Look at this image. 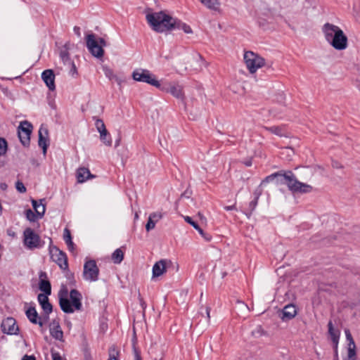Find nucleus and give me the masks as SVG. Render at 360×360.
Listing matches in <instances>:
<instances>
[{
  "label": "nucleus",
  "instance_id": "nucleus-1",
  "mask_svg": "<svg viewBox=\"0 0 360 360\" xmlns=\"http://www.w3.org/2000/svg\"><path fill=\"white\" fill-rule=\"evenodd\" d=\"M321 32L327 44L335 51H342L348 48V37L338 25L326 22L321 27Z\"/></svg>",
  "mask_w": 360,
  "mask_h": 360
},
{
  "label": "nucleus",
  "instance_id": "nucleus-2",
  "mask_svg": "<svg viewBox=\"0 0 360 360\" xmlns=\"http://www.w3.org/2000/svg\"><path fill=\"white\" fill-rule=\"evenodd\" d=\"M150 27L156 32H167L174 30L176 18L167 11L149 12L146 15Z\"/></svg>",
  "mask_w": 360,
  "mask_h": 360
},
{
  "label": "nucleus",
  "instance_id": "nucleus-3",
  "mask_svg": "<svg viewBox=\"0 0 360 360\" xmlns=\"http://www.w3.org/2000/svg\"><path fill=\"white\" fill-rule=\"evenodd\" d=\"M276 177L281 178V181L286 184L288 188L294 193H308L313 191V187L311 185L297 181L290 172H285L283 174H274L270 175L262 183L273 181Z\"/></svg>",
  "mask_w": 360,
  "mask_h": 360
},
{
  "label": "nucleus",
  "instance_id": "nucleus-4",
  "mask_svg": "<svg viewBox=\"0 0 360 360\" xmlns=\"http://www.w3.org/2000/svg\"><path fill=\"white\" fill-rule=\"evenodd\" d=\"M68 290L65 286L60 288L58 297L61 309L65 313H73L75 310H79L82 307V295L76 290L70 292V300L68 298Z\"/></svg>",
  "mask_w": 360,
  "mask_h": 360
},
{
  "label": "nucleus",
  "instance_id": "nucleus-5",
  "mask_svg": "<svg viewBox=\"0 0 360 360\" xmlns=\"http://www.w3.org/2000/svg\"><path fill=\"white\" fill-rule=\"evenodd\" d=\"M131 77L136 82L146 83L156 89L160 85V79L148 69L136 68L131 73Z\"/></svg>",
  "mask_w": 360,
  "mask_h": 360
},
{
  "label": "nucleus",
  "instance_id": "nucleus-6",
  "mask_svg": "<svg viewBox=\"0 0 360 360\" xmlns=\"http://www.w3.org/2000/svg\"><path fill=\"white\" fill-rule=\"evenodd\" d=\"M157 89L164 93L170 94L176 98L181 100L184 98L183 86L178 82L160 79V85Z\"/></svg>",
  "mask_w": 360,
  "mask_h": 360
},
{
  "label": "nucleus",
  "instance_id": "nucleus-7",
  "mask_svg": "<svg viewBox=\"0 0 360 360\" xmlns=\"http://www.w3.org/2000/svg\"><path fill=\"white\" fill-rule=\"evenodd\" d=\"M243 59L247 69L251 74L255 73L265 64V60L252 51H246Z\"/></svg>",
  "mask_w": 360,
  "mask_h": 360
},
{
  "label": "nucleus",
  "instance_id": "nucleus-8",
  "mask_svg": "<svg viewBox=\"0 0 360 360\" xmlns=\"http://www.w3.org/2000/svg\"><path fill=\"white\" fill-rule=\"evenodd\" d=\"M23 245L30 250L40 248L44 242L40 236L31 228H26L23 231Z\"/></svg>",
  "mask_w": 360,
  "mask_h": 360
},
{
  "label": "nucleus",
  "instance_id": "nucleus-9",
  "mask_svg": "<svg viewBox=\"0 0 360 360\" xmlns=\"http://www.w3.org/2000/svg\"><path fill=\"white\" fill-rule=\"evenodd\" d=\"M103 46H105L103 39L101 38L97 39L93 34L86 36V46L94 57L101 58L103 56Z\"/></svg>",
  "mask_w": 360,
  "mask_h": 360
},
{
  "label": "nucleus",
  "instance_id": "nucleus-10",
  "mask_svg": "<svg viewBox=\"0 0 360 360\" xmlns=\"http://www.w3.org/2000/svg\"><path fill=\"white\" fill-rule=\"evenodd\" d=\"M49 254L51 260L56 263L61 269H68V258L65 253L56 246L53 245L51 239H50Z\"/></svg>",
  "mask_w": 360,
  "mask_h": 360
},
{
  "label": "nucleus",
  "instance_id": "nucleus-11",
  "mask_svg": "<svg viewBox=\"0 0 360 360\" xmlns=\"http://www.w3.org/2000/svg\"><path fill=\"white\" fill-rule=\"evenodd\" d=\"M171 265L172 261L167 259H162L156 262L152 268V280H156L165 275Z\"/></svg>",
  "mask_w": 360,
  "mask_h": 360
},
{
  "label": "nucleus",
  "instance_id": "nucleus-12",
  "mask_svg": "<svg viewBox=\"0 0 360 360\" xmlns=\"http://www.w3.org/2000/svg\"><path fill=\"white\" fill-rule=\"evenodd\" d=\"M84 277L86 280L94 281L98 276V268L94 260H88L84 265Z\"/></svg>",
  "mask_w": 360,
  "mask_h": 360
},
{
  "label": "nucleus",
  "instance_id": "nucleus-13",
  "mask_svg": "<svg viewBox=\"0 0 360 360\" xmlns=\"http://www.w3.org/2000/svg\"><path fill=\"white\" fill-rule=\"evenodd\" d=\"M1 330L7 335H16L19 330L15 320L12 317H8L2 321Z\"/></svg>",
  "mask_w": 360,
  "mask_h": 360
},
{
  "label": "nucleus",
  "instance_id": "nucleus-14",
  "mask_svg": "<svg viewBox=\"0 0 360 360\" xmlns=\"http://www.w3.org/2000/svg\"><path fill=\"white\" fill-rule=\"evenodd\" d=\"M346 337L345 356L356 357V346L348 329L345 330Z\"/></svg>",
  "mask_w": 360,
  "mask_h": 360
},
{
  "label": "nucleus",
  "instance_id": "nucleus-15",
  "mask_svg": "<svg viewBox=\"0 0 360 360\" xmlns=\"http://www.w3.org/2000/svg\"><path fill=\"white\" fill-rule=\"evenodd\" d=\"M297 314V308L295 304H290L285 306L280 314L283 321H288L293 319Z\"/></svg>",
  "mask_w": 360,
  "mask_h": 360
},
{
  "label": "nucleus",
  "instance_id": "nucleus-16",
  "mask_svg": "<svg viewBox=\"0 0 360 360\" xmlns=\"http://www.w3.org/2000/svg\"><path fill=\"white\" fill-rule=\"evenodd\" d=\"M55 74L51 69L45 70L41 73V79L50 91L56 89Z\"/></svg>",
  "mask_w": 360,
  "mask_h": 360
},
{
  "label": "nucleus",
  "instance_id": "nucleus-17",
  "mask_svg": "<svg viewBox=\"0 0 360 360\" xmlns=\"http://www.w3.org/2000/svg\"><path fill=\"white\" fill-rule=\"evenodd\" d=\"M49 141V131L46 127L43 125L39 129V141L38 143L43 149L44 154L46 153Z\"/></svg>",
  "mask_w": 360,
  "mask_h": 360
},
{
  "label": "nucleus",
  "instance_id": "nucleus-18",
  "mask_svg": "<svg viewBox=\"0 0 360 360\" xmlns=\"http://www.w3.org/2000/svg\"><path fill=\"white\" fill-rule=\"evenodd\" d=\"M198 1L208 10L221 13L222 12L221 3L220 0H198Z\"/></svg>",
  "mask_w": 360,
  "mask_h": 360
},
{
  "label": "nucleus",
  "instance_id": "nucleus-19",
  "mask_svg": "<svg viewBox=\"0 0 360 360\" xmlns=\"http://www.w3.org/2000/svg\"><path fill=\"white\" fill-rule=\"evenodd\" d=\"M51 335L56 340L63 341V332L56 321H53L50 324Z\"/></svg>",
  "mask_w": 360,
  "mask_h": 360
},
{
  "label": "nucleus",
  "instance_id": "nucleus-20",
  "mask_svg": "<svg viewBox=\"0 0 360 360\" xmlns=\"http://www.w3.org/2000/svg\"><path fill=\"white\" fill-rule=\"evenodd\" d=\"M162 218V213L161 212H153L150 214L148 222L146 225V229L149 231L155 227L158 223Z\"/></svg>",
  "mask_w": 360,
  "mask_h": 360
},
{
  "label": "nucleus",
  "instance_id": "nucleus-21",
  "mask_svg": "<svg viewBox=\"0 0 360 360\" xmlns=\"http://www.w3.org/2000/svg\"><path fill=\"white\" fill-rule=\"evenodd\" d=\"M78 183H84L89 179L94 178V175L91 174L89 169L86 167H79L76 173Z\"/></svg>",
  "mask_w": 360,
  "mask_h": 360
},
{
  "label": "nucleus",
  "instance_id": "nucleus-22",
  "mask_svg": "<svg viewBox=\"0 0 360 360\" xmlns=\"http://www.w3.org/2000/svg\"><path fill=\"white\" fill-rule=\"evenodd\" d=\"M32 204L38 217L41 218L46 211V206L44 203V200H32Z\"/></svg>",
  "mask_w": 360,
  "mask_h": 360
},
{
  "label": "nucleus",
  "instance_id": "nucleus-23",
  "mask_svg": "<svg viewBox=\"0 0 360 360\" xmlns=\"http://www.w3.org/2000/svg\"><path fill=\"white\" fill-rule=\"evenodd\" d=\"M48 295H49L39 294L37 297L41 308L46 314H49L52 311V306L49 302Z\"/></svg>",
  "mask_w": 360,
  "mask_h": 360
},
{
  "label": "nucleus",
  "instance_id": "nucleus-24",
  "mask_svg": "<svg viewBox=\"0 0 360 360\" xmlns=\"http://www.w3.org/2000/svg\"><path fill=\"white\" fill-rule=\"evenodd\" d=\"M96 126L101 135V139L107 146H110V140H106L107 131L105 125L101 120H98L96 122Z\"/></svg>",
  "mask_w": 360,
  "mask_h": 360
},
{
  "label": "nucleus",
  "instance_id": "nucleus-25",
  "mask_svg": "<svg viewBox=\"0 0 360 360\" xmlns=\"http://www.w3.org/2000/svg\"><path fill=\"white\" fill-rule=\"evenodd\" d=\"M26 315L29 320L34 323L39 324L40 326H43V323L40 321V319L38 317V314L34 307H30L26 311Z\"/></svg>",
  "mask_w": 360,
  "mask_h": 360
},
{
  "label": "nucleus",
  "instance_id": "nucleus-26",
  "mask_svg": "<svg viewBox=\"0 0 360 360\" xmlns=\"http://www.w3.org/2000/svg\"><path fill=\"white\" fill-rule=\"evenodd\" d=\"M63 239L68 246L69 251L75 253V245L72 240V236L70 230L68 228L64 229Z\"/></svg>",
  "mask_w": 360,
  "mask_h": 360
},
{
  "label": "nucleus",
  "instance_id": "nucleus-27",
  "mask_svg": "<svg viewBox=\"0 0 360 360\" xmlns=\"http://www.w3.org/2000/svg\"><path fill=\"white\" fill-rule=\"evenodd\" d=\"M328 332H329L330 336L331 338V340L335 345V352L337 353L339 338H340V332L333 328V324L331 322H329V323H328Z\"/></svg>",
  "mask_w": 360,
  "mask_h": 360
},
{
  "label": "nucleus",
  "instance_id": "nucleus-28",
  "mask_svg": "<svg viewBox=\"0 0 360 360\" xmlns=\"http://www.w3.org/2000/svg\"><path fill=\"white\" fill-rule=\"evenodd\" d=\"M46 275L44 273H41L40 275L39 289L44 292V295H50L51 292V284L49 281L43 278Z\"/></svg>",
  "mask_w": 360,
  "mask_h": 360
},
{
  "label": "nucleus",
  "instance_id": "nucleus-29",
  "mask_svg": "<svg viewBox=\"0 0 360 360\" xmlns=\"http://www.w3.org/2000/svg\"><path fill=\"white\" fill-rule=\"evenodd\" d=\"M126 252L125 247H121L114 251V264H120L124 259Z\"/></svg>",
  "mask_w": 360,
  "mask_h": 360
},
{
  "label": "nucleus",
  "instance_id": "nucleus-30",
  "mask_svg": "<svg viewBox=\"0 0 360 360\" xmlns=\"http://www.w3.org/2000/svg\"><path fill=\"white\" fill-rule=\"evenodd\" d=\"M174 29L181 30L186 34H192L193 33V30L188 25L183 22L180 20H178L177 19H176V23H175V25L174 26Z\"/></svg>",
  "mask_w": 360,
  "mask_h": 360
},
{
  "label": "nucleus",
  "instance_id": "nucleus-31",
  "mask_svg": "<svg viewBox=\"0 0 360 360\" xmlns=\"http://www.w3.org/2000/svg\"><path fill=\"white\" fill-rule=\"evenodd\" d=\"M18 136L23 146H27L30 144V134L27 132L25 133L22 131H18Z\"/></svg>",
  "mask_w": 360,
  "mask_h": 360
},
{
  "label": "nucleus",
  "instance_id": "nucleus-32",
  "mask_svg": "<svg viewBox=\"0 0 360 360\" xmlns=\"http://www.w3.org/2000/svg\"><path fill=\"white\" fill-rule=\"evenodd\" d=\"M32 130V124L27 121L21 122L20 124L18 127V131H22L23 132H27L31 134Z\"/></svg>",
  "mask_w": 360,
  "mask_h": 360
},
{
  "label": "nucleus",
  "instance_id": "nucleus-33",
  "mask_svg": "<svg viewBox=\"0 0 360 360\" xmlns=\"http://www.w3.org/2000/svg\"><path fill=\"white\" fill-rule=\"evenodd\" d=\"M25 215L26 218L30 221H34L38 218L37 213L33 212L31 210H26Z\"/></svg>",
  "mask_w": 360,
  "mask_h": 360
},
{
  "label": "nucleus",
  "instance_id": "nucleus-34",
  "mask_svg": "<svg viewBox=\"0 0 360 360\" xmlns=\"http://www.w3.org/2000/svg\"><path fill=\"white\" fill-rule=\"evenodd\" d=\"M7 150V142L3 139L0 138V156L6 153Z\"/></svg>",
  "mask_w": 360,
  "mask_h": 360
},
{
  "label": "nucleus",
  "instance_id": "nucleus-35",
  "mask_svg": "<svg viewBox=\"0 0 360 360\" xmlns=\"http://www.w3.org/2000/svg\"><path fill=\"white\" fill-rule=\"evenodd\" d=\"M184 220L188 223L190 225H191L197 231L200 229V226L197 224V223H195L191 217H188V216H184Z\"/></svg>",
  "mask_w": 360,
  "mask_h": 360
},
{
  "label": "nucleus",
  "instance_id": "nucleus-36",
  "mask_svg": "<svg viewBox=\"0 0 360 360\" xmlns=\"http://www.w3.org/2000/svg\"><path fill=\"white\" fill-rule=\"evenodd\" d=\"M15 188L20 193H25V192H26L25 186H24L23 183L20 181H18L16 182V184H15Z\"/></svg>",
  "mask_w": 360,
  "mask_h": 360
},
{
  "label": "nucleus",
  "instance_id": "nucleus-37",
  "mask_svg": "<svg viewBox=\"0 0 360 360\" xmlns=\"http://www.w3.org/2000/svg\"><path fill=\"white\" fill-rule=\"evenodd\" d=\"M198 232L200 233V235L207 242L210 241L212 240V236L209 233H207L202 231V229H200Z\"/></svg>",
  "mask_w": 360,
  "mask_h": 360
},
{
  "label": "nucleus",
  "instance_id": "nucleus-38",
  "mask_svg": "<svg viewBox=\"0 0 360 360\" xmlns=\"http://www.w3.org/2000/svg\"><path fill=\"white\" fill-rule=\"evenodd\" d=\"M51 355L53 360H63L61 356L58 352H52Z\"/></svg>",
  "mask_w": 360,
  "mask_h": 360
},
{
  "label": "nucleus",
  "instance_id": "nucleus-39",
  "mask_svg": "<svg viewBox=\"0 0 360 360\" xmlns=\"http://www.w3.org/2000/svg\"><path fill=\"white\" fill-rule=\"evenodd\" d=\"M134 360H141L140 352L134 348Z\"/></svg>",
  "mask_w": 360,
  "mask_h": 360
},
{
  "label": "nucleus",
  "instance_id": "nucleus-40",
  "mask_svg": "<svg viewBox=\"0 0 360 360\" xmlns=\"http://www.w3.org/2000/svg\"><path fill=\"white\" fill-rule=\"evenodd\" d=\"M73 31H74L75 34L77 37H81L80 27H77V26H75V27H74V28H73Z\"/></svg>",
  "mask_w": 360,
  "mask_h": 360
},
{
  "label": "nucleus",
  "instance_id": "nucleus-41",
  "mask_svg": "<svg viewBox=\"0 0 360 360\" xmlns=\"http://www.w3.org/2000/svg\"><path fill=\"white\" fill-rule=\"evenodd\" d=\"M238 303L241 306L243 310L249 311V307L246 304L240 301H238Z\"/></svg>",
  "mask_w": 360,
  "mask_h": 360
},
{
  "label": "nucleus",
  "instance_id": "nucleus-42",
  "mask_svg": "<svg viewBox=\"0 0 360 360\" xmlns=\"http://www.w3.org/2000/svg\"><path fill=\"white\" fill-rule=\"evenodd\" d=\"M104 70H105V75L106 76L110 79H111V77H112V73L110 72V70L108 69L107 68H103Z\"/></svg>",
  "mask_w": 360,
  "mask_h": 360
},
{
  "label": "nucleus",
  "instance_id": "nucleus-43",
  "mask_svg": "<svg viewBox=\"0 0 360 360\" xmlns=\"http://www.w3.org/2000/svg\"><path fill=\"white\" fill-rule=\"evenodd\" d=\"M22 360H36V359L34 356L25 355Z\"/></svg>",
  "mask_w": 360,
  "mask_h": 360
},
{
  "label": "nucleus",
  "instance_id": "nucleus-44",
  "mask_svg": "<svg viewBox=\"0 0 360 360\" xmlns=\"http://www.w3.org/2000/svg\"><path fill=\"white\" fill-rule=\"evenodd\" d=\"M343 360H356V357H354V356L350 357V356H345L343 357Z\"/></svg>",
  "mask_w": 360,
  "mask_h": 360
},
{
  "label": "nucleus",
  "instance_id": "nucleus-45",
  "mask_svg": "<svg viewBox=\"0 0 360 360\" xmlns=\"http://www.w3.org/2000/svg\"><path fill=\"white\" fill-rule=\"evenodd\" d=\"M120 140H121L120 137H119V138L116 140V144H117V145H119V144H120Z\"/></svg>",
  "mask_w": 360,
  "mask_h": 360
},
{
  "label": "nucleus",
  "instance_id": "nucleus-46",
  "mask_svg": "<svg viewBox=\"0 0 360 360\" xmlns=\"http://www.w3.org/2000/svg\"><path fill=\"white\" fill-rule=\"evenodd\" d=\"M134 218H135V219H137L139 218V214L137 212L135 213Z\"/></svg>",
  "mask_w": 360,
  "mask_h": 360
},
{
  "label": "nucleus",
  "instance_id": "nucleus-47",
  "mask_svg": "<svg viewBox=\"0 0 360 360\" xmlns=\"http://www.w3.org/2000/svg\"><path fill=\"white\" fill-rule=\"evenodd\" d=\"M207 316L210 317V309H207Z\"/></svg>",
  "mask_w": 360,
  "mask_h": 360
},
{
  "label": "nucleus",
  "instance_id": "nucleus-48",
  "mask_svg": "<svg viewBox=\"0 0 360 360\" xmlns=\"http://www.w3.org/2000/svg\"><path fill=\"white\" fill-rule=\"evenodd\" d=\"M111 359H112V358H111V356H110V358H109V359H108V360H111Z\"/></svg>",
  "mask_w": 360,
  "mask_h": 360
}]
</instances>
